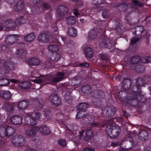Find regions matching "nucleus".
I'll return each instance as SVG.
<instances>
[{"label": "nucleus", "instance_id": "61", "mask_svg": "<svg viewBox=\"0 0 151 151\" xmlns=\"http://www.w3.org/2000/svg\"><path fill=\"white\" fill-rule=\"evenodd\" d=\"M108 55L106 54H102L100 56L101 59L103 60H107L108 59Z\"/></svg>", "mask_w": 151, "mask_h": 151}, {"label": "nucleus", "instance_id": "42", "mask_svg": "<svg viewBox=\"0 0 151 151\" xmlns=\"http://www.w3.org/2000/svg\"><path fill=\"white\" fill-rule=\"evenodd\" d=\"M10 80L6 78H3L0 79V86H6L9 85Z\"/></svg>", "mask_w": 151, "mask_h": 151}, {"label": "nucleus", "instance_id": "36", "mask_svg": "<svg viewBox=\"0 0 151 151\" xmlns=\"http://www.w3.org/2000/svg\"><path fill=\"white\" fill-rule=\"evenodd\" d=\"M141 60V58L139 56L135 55L131 58V62L133 64H135L140 62Z\"/></svg>", "mask_w": 151, "mask_h": 151}, {"label": "nucleus", "instance_id": "11", "mask_svg": "<svg viewBox=\"0 0 151 151\" xmlns=\"http://www.w3.org/2000/svg\"><path fill=\"white\" fill-rule=\"evenodd\" d=\"M139 139L142 141H145L148 139L149 133L147 130H141L138 133Z\"/></svg>", "mask_w": 151, "mask_h": 151}, {"label": "nucleus", "instance_id": "10", "mask_svg": "<svg viewBox=\"0 0 151 151\" xmlns=\"http://www.w3.org/2000/svg\"><path fill=\"white\" fill-rule=\"evenodd\" d=\"M68 11V9L66 7L62 5L59 6L57 9L58 17H63L67 13Z\"/></svg>", "mask_w": 151, "mask_h": 151}, {"label": "nucleus", "instance_id": "15", "mask_svg": "<svg viewBox=\"0 0 151 151\" xmlns=\"http://www.w3.org/2000/svg\"><path fill=\"white\" fill-rule=\"evenodd\" d=\"M65 75V73L63 71L61 72L58 73L57 77L54 78L52 80V81L53 84H55L63 79V77Z\"/></svg>", "mask_w": 151, "mask_h": 151}, {"label": "nucleus", "instance_id": "60", "mask_svg": "<svg viewBox=\"0 0 151 151\" xmlns=\"http://www.w3.org/2000/svg\"><path fill=\"white\" fill-rule=\"evenodd\" d=\"M59 144L60 145L62 146H65L66 145V142L65 140L62 139H60L58 141Z\"/></svg>", "mask_w": 151, "mask_h": 151}, {"label": "nucleus", "instance_id": "22", "mask_svg": "<svg viewBox=\"0 0 151 151\" xmlns=\"http://www.w3.org/2000/svg\"><path fill=\"white\" fill-rule=\"evenodd\" d=\"M12 94L9 91H0V96L6 99H10Z\"/></svg>", "mask_w": 151, "mask_h": 151}, {"label": "nucleus", "instance_id": "57", "mask_svg": "<svg viewBox=\"0 0 151 151\" xmlns=\"http://www.w3.org/2000/svg\"><path fill=\"white\" fill-rule=\"evenodd\" d=\"M140 38L135 37H132L131 40V44L133 45L135 44L138 41H139Z\"/></svg>", "mask_w": 151, "mask_h": 151}, {"label": "nucleus", "instance_id": "24", "mask_svg": "<svg viewBox=\"0 0 151 151\" xmlns=\"http://www.w3.org/2000/svg\"><path fill=\"white\" fill-rule=\"evenodd\" d=\"M137 94L136 96L138 101L140 103V104H142L143 106V104L146 102L147 98L143 95H142L140 93H138Z\"/></svg>", "mask_w": 151, "mask_h": 151}, {"label": "nucleus", "instance_id": "16", "mask_svg": "<svg viewBox=\"0 0 151 151\" xmlns=\"http://www.w3.org/2000/svg\"><path fill=\"white\" fill-rule=\"evenodd\" d=\"M4 65V68L6 70H13L14 69V64L10 60H8L5 62Z\"/></svg>", "mask_w": 151, "mask_h": 151}, {"label": "nucleus", "instance_id": "31", "mask_svg": "<svg viewBox=\"0 0 151 151\" xmlns=\"http://www.w3.org/2000/svg\"><path fill=\"white\" fill-rule=\"evenodd\" d=\"M15 25V22L12 20H6L4 23V25L6 27L11 28L13 27Z\"/></svg>", "mask_w": 151, "mask_h": 151}, {"label": "nucleus", "instance_id": "25", "mask_svg": "<svg viewBox=\"0 0 151 151\" xmlns=\"http://www.w3.org/2000/svg\"><path fill=\"white\" fill-rule=\"evenodd\" d=\"M94 134V132L92 129L87 130L86 132V136L84 138V141H87L89 140L93 136Z\"/></svg>", "mask_w": 151, "mask_h": 151}, {"label": "nucleus", "instance_id": "47", "mask_svg": "<svg viewBox=\"0 0 151 151\" xmlns=\"http://www.w3.org/2000/svg\"><path fill=\"white\" fill-rule=\"evenodd\" d=\"M48 49L51 51H56L58 50V47L55 45H51L48 46Z\"/></svg>", "mask_w": 151, "mask_h": 151}, {"label": "nucleus", "instance_id": "19", "mask_svg": "<svg viewBox=\"0 0 151 151\" xmlns=\"http://www.w3.org/2000/svg\"><path fill=\"white\" fill-rule=\"evenodd\" d=\"M38 127L39 128V130L43 135H48L50 133L49 128L46 125H44L41 127L38 126Z\"/></svg>", "mask_w": 151, "mask_h": 151}, {"label": "nucleus", "instance_id": "58", "mask_svg": "<svg viewBox=\"0 0 151 151\" xmlns=\"http://www.w3.org/2000/svg\"><path fill=\"white\" fill-rule=\"evenodd\" d=\"M109 15V12L106 9H104L102 12V16L104 18H107Z\"/></svg>", "mask_w": 151, "mask_h": 151}, {"label": "nucleus", "instance_id": "30", "mask_svg": "<svg viewBox=\"0 0 151 151\" xmlns=\"http://www.w3.org/2000/svg\"><path fill=\"white\" fill-rule=\"evenodd\" d=\"M31 86V83L29 81H26L19 83V86L21 88L24 89H27L29 88Z\"/></svg>", "mask_w": 151, "mask_h": 151}, {"label": "nucleus", "instance_id": "9", "mask_svg": "<svg viewBox=\"0 0 151 151\" xmlns=\"http://www.w3.org/2000/svg\"><path fill=\"white\" fill-rule=\"evenodd\" d=\"M122 145L124 146L125 150L131 149L133 146V142L132 138L130 136L128 137L122 142Z\"/></svg>", "mask_w": 151, "mask_h": 151}, {"label": "nucleus", "instance_id": "8", "mask_svg": "<svg viewBox=\"0 0 151 151\" xmlns=\"http://www.w3.org/2000/svg\"><path fill=\"white\" fill-rule=\"evenodd\" d=\"M101 46L105 48L110 49L114 46L113 42L107 37H104L101 40Z\"/></svg>", "mask_w": 151, "mask_h": 151}, {"label": "nucleus", "instance_id": "4", "mask_svg": "<svg viewBox=\"0 0 151 151\" xmlns=\"http://www.w3.org/2000/svg\"><path fill=\"white\" fill-rule=\"evenodd\" d=\"M132 32L137 36H141V37H145L148 38L149 34L147 31L141 26H137L132 29Z\"/></svg>", "mask_w": 151, "mask_h": 151}, {"label": "nucleus", "instance_id": "38", "mask_svg": "<svg viewBox=\"0 0 151 151\" xmlns=\"http://www.w3.org/2000/svg\"><path fill=\"white\" fill-rule=\"evenodd\" d=\"M6 136H9L12 135L15 133V129L11 127H8L6 128Z\"/></svg>", "mask_w": 151, "mask_h": 151}, {"label": "nucleus", "instance_id": "6", "mask_svg": "<svg viewBox=\"0 0 151 151\" xmlns=\"http://www.w3.org/2000/svg\"><path fill=\"white\" fill-rule=\"evenodd\" d=\"M49 99L51 103L55 106H58L61 104L60 99L55 93H51L49 96Z\"/></svg>", "mask_w": 151, "mask_h": 151}, {"label": "nucleus", "instance_id": "3", "mask_svg": "<svg viewBox=\"0 0 151 151\" xmlns=\"http://www.w3.org/2000/svg\"><path fill=\"white\" fill-rule=\"evenodd\" d=\"M12 143L17 146H23L26 143V138L22 135H16L13 137Z\"/></svg>", "mask_w": 151, "mask_h": 151}, {"label": "nucleus", "instance_id": "21", "mask_svg": "<svg viewBox=\"0 0 151 151\" xmlns=\"http://www.w3.org/2000/svg\"><path fill=\"white\" fill-rule=\"evenodd\" d=\"M22 118L19 116H15L12 117L11 121L13 124L15 125H19L22 124Z\"/></svg>", "mask_w": 151, "mask_h": 151}, {"label": "nucleus", "instance_id": "49", "mask_svg": "<svg viewBox=\"0 0 151 151\" xmlns=\"http://www.w3.org/2000/svg\"><path fill=\"white\" fill-rule=\"evenodd\" d=\"M14 109V106L13 104H9L7 107V109L8 111L10 113L13 112Z\"/></svg>", "mask_w": 151, "mask_h": 151}, {"label": "nucleus", "instance_id": "35", "mask_svg": "<svg viewBox=\"0 0 151 151\" xmlns=\"http://www.w3.org/2000/svg\"><path fill=\"white\" fill-rule=\"evenodd\" d=\"M85 55L87 58H91L93 55V50L90 47H88L85 50Z\"/></svg>", "mask_w": 151, "mask_h": 151}, {"label": "nucleus", "instance_id": "56", "mask_svg": "<svg viewBox=\"0 0 151 151\" xmlns=\"http://www.w3.org/2000/svg\"><path fill=\"white\" fill-rule=\"evenodd\" d=\"M132 3L139 6L140 7H142L144 5V3L139 2L138 1L136 0H132Z\"/></svg>", "mask_w": 151, "mask_h": 151}, {"label": "nucleus", "instance_id": "43", "mask_svg": "<svg viewBox=\"0 0 151 151\" xmlns=\"http://www.w3.org/2000/svg\"><path fill=\"white\" fill-rule=\"evenodd\" d=\"M85 111H79L78 112L76 116V118L80 119L86 117L87 114L85 113Z\"/></svg>", "mask_w": 151, "mask_h": 151}, {"label": "nucleus", "instance_id": "37", "mask_svg": "<svg viewBox=\"0 0 151 151\" xmlns=\"http://www.w3.org/2000/svg\"><path fill=\"white\" fill-rule=\"evenodd\" d=\"M60 55L59 54L54 53L51 55L50 59L52 61L56 62L60 59Z\"/></svg>", "mask_w": 151, "mask_h": 151}, {"label": "nucleus", "instance_id": "51", "mask_svg": "<svg viewBox=\"0 0 151 151\" xmlns=\"http://www.w3.org/2000/svg\"><path fill=\"white\" fill-rule=\"evenodd\" d=\"M127 4H126L124 3H123L121 4L117 5V6L119 7V9L122 8L121 11H124L126 10Z\"/></svg>", "mask_w": 151, "mask_h": 151}, {"label": "nucleus", "instance_id": "53", "mask_svg": "<svg viewBox=\"0 0 151 151\" xmlns=\"http://www.w3.org/2000/svg\"><path fill=\"white\" fill-rule=\"evenodd\" d=\"M127 92L123 91H121L118 92L117 95L121 99L124 98L125 96L127 97L126 95Z\"/></svg>", "mask_w": 151, "mask_h": 151}, {"label": "nucleus", "instance_id": "14", "mask_svg": "<svg viewBox=\"0 0 151 151\" xmlns=\"http://www.w3.org/2000/svg\"><path fill=\"white\" fill-rule=\"evenodd\" d=\"M24 6L23 1H19L14 6V10L17 12H21L24 9Z\"/></svg>", "mask_w": 151, "mask_h": 151}, {"label": "nucleus", "instance_id": "27", "mask_svg": "<svg viewBox=\"0 0 151 151\" xmlns=\"http://www.w3.org/2000/svg\"><path fill=\"white\" fill-rule=\"evenodd\" d=\"M77 33V30L74 27H71L68 28V34L69 36L74 37L76 36Z\"/></svg>", "mask_w": 151, "mask_h": 151}, {"label": "nucleus", "instance_id": "7", "mask_svg": "<svg viewBox=\"0 0 151 151\" xmlns=\"http://www.w3.org/2000/svg\"><path fill=\"white\" fill-rule=\"evenodd\" d=\"M39 128L37 126L28 127L25 131L26 134L29 137L35 136L39 130Z\"/></svg>", "mask_w": 151, "mask_h": 151}, {"label": "nucleus", "instance_id": "55", "mask_svg": "<svg viewBox=\"0 0 151 151\" xmlns=\"http://www.w3.org/2000/svg\"><path fill=\"white\" fill-rule=\"evenodd\" d=\"M41 116V114L38 112H35L32 114V116L35 119H39Z\"/></svg>", "mask_w": 151, "mask_h": 151}, {"label": "nucleus", "instance_id": "17", "mask_svg": "<svg viewBox=\"0 0 151 151\" xmlns=\"http://www.w3.org/2000/svg\"><path fill=\"white\" fill-rule=\"evenodd\" d=\"M122 87L126 90L129 89L132 84V81L129 79H124L122 83Z\"/></svg>", "mask_w": 151, "mask_h": 151}, {"label": "nucleus", "instance_id": "12", "mask_svg": "<svg viewBox=\"0 0 151 151\" xmlns=\"http://www.w3.org/2000/svg\"><path fill=\"white\" fill-rule=\"evenodd\" d=\"M17 36L15 35H8L5 40L6 44L9 45H11L13 44L17 40Z\"/></svg>", "mask_w": 151, "mask_h": 151}, {"label": "nucleus", "instance_id": "45", "mask_svg": "<svg viewBox=\"0 0 151 151\" xmlns=\"http://www.w3.org/2000/svg\"><path fill=\"white\" fill-rule=\"evenodd\" d=\"M136 84L140 87L141 86H143L145 83L144 80L142 78H139L136 80Z\"/></svg>", "mask_w": 151, "mask_h": 151}, {"label": "nucleus", "instance_id": "20", "mask_svg": "<svg viewBox=\"0 0 151 151\" xmlns=\"http://www.w3.org/2000/svg\"><path fill=\"white\" fill-rule=\"evenodd\" d=\"M27 64L32 66H37L40 64L39 60L37 58L33 57L29 59L28 60Z\"/></svg>", "mask_w": 151, "mask_h": 151}, {"label": "nucleus", "instance_id": "44", "mask_svg": "<svg viewBox=\"0 0 151 151\" xmlns=\"http://www.w3.org/2000/svg\"><path fill=\"white\" fill-rule=\"evenodd\" d=\"M90 87L87 85L82 86L81 88L82 93L84 94L88 93L89 92V90H90Z\"/></svg>", "mask_w": 151, "mask_h": 151}, {"label": "nucleus", "instance_id": "23", "mask_svg": "<svg viewBox=\"0 0 151 151\" xmlns=\"http://www.w3.org/2000/svg\"><path fill=\"white\" fill-rule=\"evenodd\" d=\"M25 123L28 125H36L37 122L31 116H27L25 118Z\"/></svg>", "mask_w": 151, "mask_h": 151}, {"label": "nucleus", "instance_id": "33", "mask_svg": "<svg viewBox=\"0 0 151 151\" xmlns=\"http://www.w3.org/2000/svg\"><path fill=\"white\" fill-rule=\"evenodd\" d=\"M88 105L87 103H82L79 104L76 106V109L78 110L85 109L87 108Z\"/></svg>", "mask_w": 151, "mask_h": 151}, {"label": "nucleus", "instance_id": "64", "mask_svg": "<svg viewBox=\"0 0 151 151\" xmlns=\"http://www.w3.org/2000/svg\"><path fill=\"white\" fill-rule=\"evenodd\" d=\"M102 3V0H93L94 4L99 5Z\"/></svg>", "mask_w": 151, "mask_h": 151}, {"label": "nucleus", "instance_id": "62", "mask_svg": "<svg viewBox=\"0 0 151 151\" xmlns=\"http://www.w3.org/2000/svg\"><path fill=\"white\" fill-rule=\"evenodd\" d=\"M83 151H95V149L90 147H87L83 149Z\"/></svg>", "mask_w": 151, "mask_h": 151}, {"label": "nucleus", "instance_id": "41", "mask_svg": "<svg viewBox=\"0 0 151 151\" xmlns=\"http://www.w3.org/2000/svg\"><path fill=\"white\" fill-rule=\"evenodd\" d=\"M72 85L73 86L76 85L80 83L81 81V78L78 76L74 77L71 79Z\"/></svg>", "mask_w": 151, "mask_h": 151}, {"label": "nucleus", "instance_id": "48", "mask_svg": "<svg viewBox=\"0 0 151 151\" xmlns=\"http://www.w3.org/2000/svg\"><path fill=\"white\" fill-rule=\"evenodd\" d=\"M145 67L142 65H139L137 66L136 70L139 73L144 72L145 71Z\"/></svg>", "mask_w": 151, "mask_h": 151}, {"label": "nucleus", "instance_id": "40", "mask_svg": "<svg viewBox=\"0 0 151 151\" xmlns=\"http://www.w3.org/2000/svg\"><path fill=\"white\" fill-rule=\"evenodd\" d=\"M67 24L69 25H73L76 22V19L74 16H71L66 18Z\"/></svg>", "mask_w": 151, "mask_h": 151}, {"label": "nucleus", "instance_id": "52", "mask_svg": "<svg viewBox=\"0 0 151 151\" xmlns=\"http://www.w3.org/2000/svg\"><path fill=\"white\" fill-rule=\"evenodd\" d=\"M24 19L22 17H18L16 20L15 22V24H22L24 23Z\"/></svg>", "mask_w": 151, "mask_h": 151}, {"label": "nucleus", "instance_id": "2", "mask_svg": "<svg viewBox=\"0 0 151 151\" xmlns=\"http://www.w3.org/2000/svg\"><path fill=\"white\" fill-rule=\"evenodd\" d=\"M124 103L125 106L129 107L137 106L139 108H141L142 107V104H140V103L138 101L137 96L135 94H129L127 95L126 99L124 100Z\"/></svg>", "mask_w": 151, "mask_h": 151}, {"label": "nucleus", "instance_id": "46", "mask_svg": "<svg viewBox=\"0 0 151 151\" xmlns=\"http://www.w3.org/2000/svg\"><path fill=\"white\" fill-rule=\"evenodd\" d=\"M6 135V128L3 127H0V136L1 137H4Z\"/></svg>", "mask_w": 151, "mask_h": 151}, {"label": "nucleus", "instance_id": "1", "mask_svg": "<svg viewBox=\"0 0 151 151\" xmlns=\"http://www.w3.org/2000/svg\"><path fill=\"white\" fill-rule=\"evenodd\" d=\"M105 131L108 136L112 138L117 137L120 132V127L114 123L113 119H108Z\"/></svg>", "mask_w": 151, "mask_h": 151}, {"label": "nucleus", "instance_id": "26", "mask_svg": "<svg viewBox=\"0 0 151 151\" xmlns=\"http://www.w3.org/2000/svg\"><path fill=\"white\" fill-rule=\"evenodd\" d=\"M28 104L29 102L27 100H24L19 102L17 105L20 109H24L27 107Z\"/></svg>", "mask_w": 151, "mask_h": 151}, {"label": "nucleus", "instance_id": "18", "mask_svg": "<svg viewBox=\"0 0 151 151\" xmlns=\"http://www.w3.org/2000/svg\"><path fill=\"white\" fill-rule=\"evenodd\" d=\"M91 96L96 98H101L104 97L103 92L99 90H95L91 93Z\"/></svg>", "mask_w": 151, "mask_h": 151}, {"label": "nucleus", "instance_id": "13", "mask_svg": "<svg viewBox=\"0 0 151 151\" xmlns=\"http://www.w3.org/2000/svg\"><path fill=\"white\" fill-rule=\"evenodd\" d=\"M38 41L42 42H46L49 40V35L45 32L41 33L38 37Z\"/></svg>", "mask_w": 151, "mask_h": 151}, {"label": "nucleus", "instance_id": "32", "mask_svg": "<svg viewBox=\"0 0 151 151\" xmlns=\"http://www.w3.org/2000/svg\"><path fill=\"white\" fill-rule=\"evenodd\" d=\"M97 33L98 32L96 30V29L95 28H92L89 32V37L91 39H93L96 38L97 36Z\"/></svg>", "mask_w": 151, "mask_h": 151}, {"label": "nucleus", "instance_id": "50", "mask_svg": "<svg viewBox=\"0 0 151 151\" xmlns=\"http://www.w3.org/2000/svg\"><path fill=\"white\" fill-rule=\"evenodd\" d=\"M132 128V127L128 123H125V126L124 127V129H125L127 132H129L128 133L129 134H131V130Z\"/></svg>", "mask_w": 151, "mask_h": 151}, {"label": "nucleus", "instance_id": "59", "mask_svg": "<svg viewBox=\"0 0 151 151\" xmlns=\"http://www.w3.org/2000/svg\"><path fill=\"white\" fill-rule=\"evenodd\" d=\"M143 79L145 83H148L150 81V77L149 76H146L143 78Z\"/></svg>", "mask_w": 151, "mask_h": 151}, {"label": "nucleus", "instance_id": "39", "mask_svg": "<svg viewBox=\"0 0 151 151\" xmlns=\"http://www.w3.org/2000/svg\"><path fill=\"white\" fill-rule=\"evenodd\" d=\"M27 52L22 49H17L16 51L17 55L19 57H22L25 56Z\"/></svg>", "mask_w": 151, "mask_h": 151}, {"label": "nucleus", "instance_id": "54", "mask_svg": "<svg viewBox=\"0 0 151 151\" xmlns=\"http://www.w3.org/2000/svg\"><path fill=\"white\" fill-rule=\"evenodd\" d=\"M151 58L150 57H146L141 59V61L143 63H148L151 60Z\"/></svg>", "mask_w": 151, "mask_h": 151}, {"label": "nucleus", "instance_id": "28", "mask_svg": "<svg viewBox=\"0 0 151 151\" xmlns=\"http://www.w3.org/2000/svg\"><path fill=\"white\" fill-rule=\"evenodd\" d=\"M73 94L71 92H68L64 95V98L68 103L71 102L73 100Z\"/></svg>", "mask_w": 151, "mask_h": 151}, {"label": "nucleus", "instance_id": "63", "mask_svg": "<svg viewBox=\"0 0 151 151\" xmlns=\"http://www.w3.org/2000/svg\"><path fill=\"white\" fill-rule=\"evenodd\" d=\"M79 66L84 68L88 67L89 66V64L87 63H80L79 64Z\"/></svg>", "mask_w": 151, "mask_h": 151}, {"label": "nucleus", "instance_id": "5", "mask_svg": "<svg viewBox=\"0 0 151 151\" xmlns=\"http://www.w3.org/2000/svg\"><path fill=\"white\" fill-rule=\"evenodd\" d=\"M115 113L116 109L114 107L106 106L103 109L101 113L104 117H109L113 116Z\"/></svg>", "mask_w": 151, "mask_h": 151}, {"label": "nucleus", "instance_id": "34", "mask_svg": "<svg viewBox=\"0 0 151 151\" xmlns=\"http://www.w3.org/2000/svg\"><path fill=\"white\" fill-rule=\"evenodd\" d=\"M131 90L132 92L136 93L135 94H134L135 96L138 95V93H140L141 92L140 87L137 84L133 86Z\"/></svg>", "mask_w": 151, "mask_h": 151}, {"label": "nucleus", "instance_id": "29", "mask_svg": "<svg viewBox=\"0 0 151 151\" xmlns=\"http://www.w3.org/2000/svg\"><path fill=\"white\" fill-rule=\"evenodd\" d=\"M35 38V36L33 33H30L25 36L24 40L25 41L30 42L33 41Z\"/></svg>", "mask_w": 151, "mask_h": 151}]
</instances>
